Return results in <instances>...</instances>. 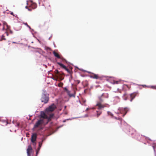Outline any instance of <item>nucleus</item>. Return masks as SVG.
Listing matches in <instances>:
<instances>
[{"instance_id":"nucleus-1","label":"nucleus","mask_w":156,"mask_h":156,"mask_svg":"<svg viewBox=\"0 0 156 156\" xmlns=\"http://www.w3.org/2000/svg\"><path fill=\"white\" fill-rule=\"evenodd\" d=\"M55 108H47L45 109V112L44 111H41V112L40 116L41 118L44 119H47V120L48 118V112H51L55 110Z\"/></svg>"},{"instance_id":"nucleus-2","label":"nucleus","mask_w":156,"mask_h":156,"mask_svg":"<svg viewBox=\"0 0 156 156\" xmlns=\"http://www.w3.org/2000/svg\"><path fill=\"white\" fill-rule=\"evenodd\" d=\"M41 100L44 104L48 103L49 100V94L44 92L41 95Z\"/></svg>"},{"instance_id":"nucleus-3","label":"nucleus","mask_w":156,"mask_h":156,"mask_svg":"<svg viewBox=\"0 0 156 156\" xmlns=\"http://www.w3.org/2000/svg\"><path fill=\"white\" fill-rule=\"evenodd\" d=\"M104 96V94H102L101 96L99 97L98 99L99 101H98L96 105V106H98V107H108V104H106V105H104L102 104V102L104 100L103 99V96Z\"/></svg>"},{"instance_id":"nucleus-4","label":"nucleus","mask_w":156,"mask_h":156,"mask_svg":"<svg viewBox=\"0 0 156 156\" xmlns=\"http://www.w3.org/2000/svg\"><path fill=\"white\" fill-rule=\"evenodd\" d=\"M46 125L45 123H44V120L43 119H41L37 121L34 126V128H36L41 126L43 125Z\"/></svg>"},{"instance_id":"nucleus-5","label":"nucleus","mask_w":156,"mask_h":156,"mask_svg":"<svg viewBox=\"0 0 156 156\" xmlns=\"http://www.w3.org/2000/svg\"><path fill=\"white\" fill-rule=\"evenodd\" d=\"M37 137V134L35 133H33L31 136V141L33 143V145L35 146L36 145V143L35 141L36 140Z\"/></svg>"},{"instance_id":"nucleus-6","label":"nucleus","mask_w":156,"mask_h":156,"mask_svg":"<svg viewBox=\"0 0 156 156\" xmlns=\"http://www.w3.org/2000/svg\"><path fill=\"white\" fill-rule=\"evenodd\" d=\"M57 63L61 67L66 70L70 74H72L73 72L72 70L68 69L65 65L60 62H58Z\"/></svg>"},{"instance_id":"nucleus-7","label":"nucleus","mask_w":156,"mask_h":156,"mask_svg":"<svg viewBox=\"0 0 156 156\" xmlns=\"http://www.w3.org/2000/svg\"><path fill=\"white\" fill-rule=\"evenodd\" d=\"M90 77L93 79H98L100 80H101L103 78L102 76H99L98 75L92 73L90 74Z\"/></svg>"},{"instance_id":"nucleus-8","label":"nucleus","mask_w":156,"mask_h":156,"mask_svg":"<svg viewBox=\"0 0 156 156\" xmlns=\"http://www.w3.org/2000/svg\"><path fill=\"white\" fill-rule=\"evenodd\" d=\"M33 151L31 145H29L27 150V156H30L31 153Z\"/></svg>"},{"instance_id":"nucleus-9","label":"nucleus","mask_w":156,"mask_h":156,"mask_svg":"<svg viewBox=\"0 0 156 156\" xmlns=\"http://www.w3.org/2000/svg\"><path fill=\"white\" fill-rule=\"evenodd\" d=\"M62 75H64V74L63 73H60L56 75V77L59 78L58 81H61L64 79V77L62 76Z\"/></svg>"},{"instance_id":"nucleus-10","label":"nucleus","mask_w":156,"mask_h":156,"mask_svg":"<svg viewBox=\"0 0 156 156\" xmlns=\"http://www.w3.org/2000/svg\"><path fill=\"white\" fill-rule=\"evenodd\" d=\"M49 112H48V115H49V116H48V118L47 122L45 123V124H47L48 122L51 120V119L53 117L54 115L53 114H50Z\"/></svg>"},{"instance_id":"nucleus-11","label":"nucleus","mask_w":156,"mask_h":156,"mask_svg":"<svg viewBox=\"0 0 156 156\" xmlns=\"http://www.w3.org/2000/svg\"><path fill=\"white\" fill-rule=\"evenodd\" d=\"M53 54L54 56L58 58L61 59L63 61H66L65 59L63 58L62 57H61L55 51H54L53 52Z\"/></svg>"},{"instance_id":"nucleus-12","label":"nucleus","mask_w":156,"mask_h":156,"mask_svg":"<svg viewBox=\"0 0 156 156\" xmlns=\"http://www.w3.org/2000/svg\"><path fill=\"white\" fill-rule=\"evenodd\" d=\"M137 94V93L136 92L133 93L130 95V101H132L133 99L135 98Z\"/></svg>"},{"instance_id":"nucleus-13","label":"nucleus","mask_w":156,"mask_h":156,"mask_svg":"<svg viewBox=\"0 0 156 156\" xmlns=\"http://www.w3.org/2000/svg\"><path fill=\"white\" fill-rule=\"evenodd\" d=\"M30 7L33 9H35L37 7V4L34 2H31Z\"/></svg>"},{"instance_id":"nucleus-14","label":"nucleus","mask_w":156,"mask_h":156,"mask_svg":"<svg viewBox=\"0 0 156 156\" xmlns=\"http://www.w3.org/2000/svg\"><path fill=\"white\" fill-rule=\"evenodd\" d=\"M67 93V94H68L70 97H73V94H70V91L68 90V91H67L66 92Z\"/></svg>"},{"instance_id":"nucleus-15","label":"nucleus","mask_w":156,"mask_h":156,"mask_svg":"<svg viewBox=\"0 0 156 156\" xmlns=\"http://www.w3.org/2000/svg\"><path fill=\"white\" fill-rule=\"evenodd\" d=\"M129 130H131L132 131V133L130 134L131 135H132L133 134V133L134 132V130L131 127H130L129 128Z\"/></svg>"},{"instance_id":"nucleus-16","label":"nucleus","mask_w":156,"mask_h":156,"mask_svg":"<svg viewBox=\"0 0 156 156\" xmlns=\"http://www.w3.org/2000/svg\"><path fill=\"white\" fill-rule=\"evenodd\" d=\"M63 85V83H62V82H60V83H58V86L59 87H62Z\"/></svg>"},{"instance_id":"nucleus-17","label":"nucleus","mask_w":156,"mask_h":156,"mask_svg":"<svg viewBox=\"0 0 156 156\" xmlns=\"http://www.w3.org/2000/svg\"><path fill=\"white\" fill-rule=\"evenodd\" d=\"M123 98L125 100H126L127 99V97H126V94H125L123 95Z\"/></svg>"},{"instance_id":"nucleus-18","label":"nucleus","mask_w":156,"mask_h":156,"mask_svg":"<svg viewBox=\"0 0 156 156\" xmlns=\"http://www.w3.org/2000/svg\"><path fill=\"white\" fill-rule=\"evenodd\" d=\"M3 40H5V36L3 35L2 36L1 39L0 40V41H2Z\"/></svg>"},{"instance_id":"nucleus-19","label":"nucleus","mask_w":156,"mask_h":156,"mask_svg":"<svg viewBox=\"0 0 156 156\" xmlns=\"http://www.w3.org/2000/svg\"><path fill=\"white\" fill-rule=\"evenodd\" d=\"M55 74H56V75H57V74H58L59 73H60V72H59L58 70L57 69H56L55 70Z\"/></svg>"},{"instance_id":"nucleus-20","label":"nucleus","mask_w":156,"mask_h":156,"mask_svg":"<svg viewBox=\"0 0 156 156\" xmlns=\"http://www.w3.org/2000/svg\"><path fill=\"white\" fill-rule=\"evenodd\" d=\"M83 104H82V105H83L84 106H86V105L85 103V100L83 101Z\"/></svg>"},{"instance_id":"nucleus-21","label":"nucleus","mask_w":156,"mask_h":156,"mask_svg":"<svg viewBox=\"0 0 156 156\" xmlns=\"http://www.w3.org/2000/svg\"><path fill=\"white\" fill-rule=\"evenodd\" d=\"M42 144V143L41 142L39 143V147H41Z\"/></svg>"},{"instance_id":"nucleus-22","label":"nucleus","mask_w":156,"mask_h":156,"mask_svg":"<svg viewBox=\"0 0 156 156\" xmlns=\"http://www.w3.org/2000/svg\"><path fill=\"white\" fill-rule=\"evenodd\" d=\"M118 81H114V84H118Z\"/></svg>"},{"instance_id":"nucleus-23","label":"nucleus","mask_w":156,"mask_h":156,"mask_svg":"<svg viewBox=\"0 0 156 156\" xmlns=\"http://www.w3.org/2000/svg\"><path fill=\"white\" fill-rule=\"evenodd\" d=\"M46 49L47 50H51V48L49 47L46 48Z\"/></svg>"},{"instance_id":"nucleus-24","label":"nucleus","mask_w":156,"mask_h":156,"mask_svg":"<svg viewBox=\"0 0 156 156\" xmlns=\"http://www.w3.org/2000/svg\"><path fill=\"white\" fill-rule=\"evenodd\" d=\"M54 80L56 81H58V80H59V78L57 77V78L55 79H54Z\"/></svg>"},{"instance_id":"nucleus-25","label":"nucleus","mask_w":156,"mask_h":156,"mask_svg":"<svg viewBox=\"0 0 156 156\" xmlns=\"http://www.w3.org/2000/svg\"><path fill=\"white\" fill-rule=\"evenodd\" d=\"M64 90H65L66 92L68 91V90L67 89L66 87H65L64 88Z\"/></svg>"},{"instance_id":"nucleus-26","label":"nucleus","mask_w":156,"mask_h":156,"mask_svg":"<svg viewBox=\"0 0 156 156\" xmlns=\"http://www.w3.org/2000/svg\"><path fill=\"white\" fill-rule=\"evenodd\" d=\"M152 147H153L154 151H155V145H153Z\"/></svg>"},{"instance_id":"nucleus-27","label":"nucleus","mask_w":156,"mask_h":156,"mask_svg":"<svg viewBox=\"0 0 156 156\" xmlns=\"http://www.w3.org/2000/svg\"><path fill=\"white\" fill-rule=\"evenodd\" d=\"M95 87H96V88H97V87H100V85H98V86H95Z\"/></svg>"},{"instance_id":"nucleus-28","label":"nucleus","mask_w":156,"mask_h":156,"mask_svg":"<svg viewBox=\"0 0 156 156\" xmlns=\"http://www.w3.org/2000/svg\"><path fill=\"white\" fill-rule=\"evenodd\" d=\"M24 25H26L27 26L28 25L27 23H24Z\"/></svg>"},{"instance_id":"nucleus-29","label":"nucleus","mask_w":156,"mask_h":156,"mask_svg":"<svg viewBox=\"0 0 156 156\" xmlns=\"http://www.w3.org/2000/svg\"><path fill=\"white\" fill-rule=\"evenodd\" d=\"M40 148H41V147H38V149H38L37 151H39L40 150Z\"/></svg>"},{"instance_id":"nucleus-30","label":"nucleus","mask_w":156,"mask_h":156,"mask_svg":"<svg viewBox=\"0 0 156 156\" xmlns=\"http://www.w3.org/2000/svg\"><path fill=\"white\" fill-rule=\"evenodd\" d=\"M27 26L30 29L31 28L28 25Z\"/></svg>"},{"instance_id":"nucleus-31","label":"nucleus","mask_w":156,"mask_h":156,"mask_svg":"<svg viewBox=\"0 0 156 156\" xmlns=\"http://www.w3.org/2000/svg\"><path fill=\"white\" fill-rule=\"evenodd\" d=\"M90 108H87L86 109V110H88Z\"/></svg>"},{"instance_id":"nucleus-32","label":"nucleus","mask_w":156,"mask_h":156,"mask_svg":"<svg viewBox=\"0 0 156 156\" xmlns=\"http://www.w3.org/2000/svg\"><path fill=\"white\" fill-rule=\"evenodd\" d=\"M38 151H37V152H36V155H37V154L38 153Z\"/></svg>"},{"instance_id":"nucleus-33","label":"nucleus","mask_w":156,"mask_h":156,"mask_svg":"<svg viewBox=\"0 0 156 156\" xmlns=\"http://www.w3.org/2000/svg\"><path fill=\"white\" fill-rule=\"evenodd\" d=\"M100 113L99 114H98H98H97L98 116L99 115H100Z\"/></svg>"},{"instance_id":"nucleus-34","label":"nucleus","mask_w":156,"mask_h":156,"mask_svg":"<svg viewBox=\"0 0 156 156\" xmlns=\"http://www.w3.org/2000/svg\"><path fill=\"white\" fill-rule=\"evenodd\" d=\"M13 12H12L11 13V14L12 15H13Z\"/></svg>"},{"instance_id":"nucleus-35","label":"nucleus","mask_w":156,"mask_h":156,"mask_svg":"<svg viewBox=\"0 0 156 156\" xmlns=\"http://www.w3.org/2000/svg\"><path fill=\"white\" fill-rule=\"evenodd\" d=\"M151 87H152V88H154V86H152Z\"/></svg>"},{"instance_id":"nucleus-36","label":"nucleus","mask_w":156,"mask_h":156,"mask_svg":"<svg viewBox=\"0 0 156 156\" xmlns=\"http://www.w3.org/2000/svg\"><path fill=\"white\" fill-rule=\"evenodd\" d=\"M49 107H50V108H51V107H52V106L51 105V106H50Z\"/></svg>"},{"instance_id":"nucleus-37","label":"nucleus","mask_w":156,"mask_h":156,"mask_svg":"<svg viewBox=\"0 0 156 156\" xmlns=\"http://www.w3.org/2000/svg\"><path fill=\"white\" fill-rule=\"evenodd\" d=\"M28 9V10H29V11H31V9Z\"/></svg>"},{"instance_id":"nucleus-38","label":"nucleus","mask_w":156,"mask_h":156,"mask_svg":"<svg viewBox=\"0 0 156 156\" xmlns=\"http://www.w3.org/2000/svg\"><path fill=\"white\" fill-rule=\"evenodd\" d=\"M4 23V24H6V23Z\"/></svg>"},{"instance_id":"nucleus-39","label":"nucleus","mask_w":156,"mask_h":156,"mask_svg":"<svg viewBox=\"0 0 156 156\" xmlns=\"http://www.w3.org/2000/svg\"><path fill=\"white\" fill-rule=\"evenodd\" d=\"M10 32H11V33H12V31H10Z\"/></svg>"},{"instance_id":"nucleus-40","label":"nucleus","mask_w":156,"mask_h":156,"mask_svg":"<svg viewBox=\"0 0 156 156\" xmlns=\"http://www.w3.org/2000/svg\"><path fill=\"white\" fill-rule=\"evenodd\" d=\"M1 23H0V26H1Z\"/></svg>"},{"instance_id":"nucleus-41","label":"nucleus","mask_w":156,"mask_h":156,"mask_svg":"<svg viewBox=\"0 0 156 156\" xmlns=\"http://www.w3.org/2000/svg\"><path fill=\"white\" fill-rule=\"evenodd\" d=\"M7 34V35H8V33H6Z\"/></svg>"},{"instance_id":"nucleus-42","label":"nucleus","mask_w":156,"mask_h":156,"mask_svg":"<svg viewBox=\"0 0 156 156\" xmlns=\"http://www.w3.org/2000/svg\"><path fill=\"white\" fill-rule=\"evenodd\" d=\"M64 107L66 108V106H65Z\"/></svg>"}]
</instances>
